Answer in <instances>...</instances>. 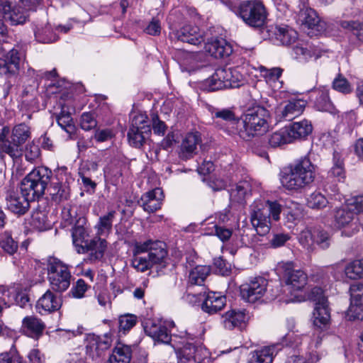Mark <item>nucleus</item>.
I'll use <instances>...</instances> for the list:
<instances>
[{
    "mask_svg": "<svg viewBox=\"0 0 363 363\" xmlns=\"http://www.w3.org/2000/svg\"><path fill=\"white\" fill-rule=\"evenodd\" d=\"M346 276L350 279L363 278V259H355L345 267Z\"/></svg>",
    "mask_w": 363,
    "mask_h": 363,
    "instance_id": "obj_43",
    "label": "nucleus"
},
{
    "mask_svg": "<svg viewBox=\"0 0 363 363\" xmlns=\"http://www.w3.org/2000/svg\"><path fill=\"white\" fill-rule=\"evenodd\" d=\"M307 206L313 209H321L327 206L328 201L321 192L315 191L306 199Z\"/></svg>",
    "mask_w": 363,
    "mask_h": 363,
    "instance_id": "obj_44",
    "label": "nucleus"
},
{
    "mask_svg": "<svg viewBox=\"0 0 363 363\" xmlns=\"http://www.w3.org/2000/svg\"><path fill=\"white\" fill-rule=\"evenodd\" d=\"M150 133H142L138 129L129 128L128 133V139L130 145L135 147H140L143 145L146 138Z\"/></svg>",
    "mask_w": 363,
    "mask_h": 363,
    "instance_id": "obj_47",
    "label": "nucleus"
},
{
    "mask_svg": "<svg viewBox=\"0 0 363 363\" xmlns=\"http://www.w3.org/2000/svg\"><path fill=\"white\" fill-rule=\"evenodd\" d=\"M277 269L284 281V292L290 295V298L286 301H304V296L300 292L307 283L306 273L302 270L294 269V264L291 262L279 263Z\"/></svg>",
    "mask_w": 363,
    "mask_h": 363,
    "instance_id": "obj_4",
    "label": "nucleus"
},
{
    "mask_svg": "<svg viewBox=\"0 0 363 363\" xmlns=\"http://www.w3.org/2000/svg\"><path fill=\"white\" fill-rule=\"evenodd\" d=\"M45 329V323L35 315H27L22 320L21 330L26 335L38 340Z\"/></svg>",
    "mask_w": 363,
    "mask_h": 363,
    "instance_id": "obj_19",
    "label": "nucleus"
},
{
    "mask_svg": "<svg viewBox=\"0 0 363 363\" xmlns=\"http://www.w3.org/2000/svg\"><path fill=\"white\" fill-rule=\"evenodd\" d=\"M31 224L34 228L40 231L46 230L50 225L45 213L40 211L33 213Z\"/></svg>",
    "mask_w": 363,
    "mask_h": 363,
    "instance_id": "obj_52",
    "label": "nucleus"
},
{
    "mask_svg": "<svg viewBox=\"0 0 363 363\" xmlns=\"http://www.w3.org/2000/svg\"><path fill=\"white\" fill-rule=\"evenodd\" d=\"M130 129H138L142 133H150L151 128L146 114L136 113L132 118Z\"/></svg>",
    "mask_w": 363,
    "mask_h": 363,
    "instance_id": "obj_46",
    "label": "nucleus"
},
{
    "mask_svg": "<svg viewBox=\"0 0 363 363\" xmlns=\"http://www.w3.org/2000/svg\"><path fill=\"white\" fill-rule=\"evenodd\" d=\"M6 154L12 158H18L23 154V147L11 140H5L4 135L0 134V155L3 158Z\"/></svg>",
    "mask_w": 363,
    "mask_h": 363,
    "instance_id": "obj_32",
    "label": "nucleus"
},
{
    "mask_svg": "<svg viewBox=\"0 0 363 363\" xmlns=\"http://www.w3.org/2000/svg\"><path fill=\"white\" fill-rule=\"evenodd\" d=\"M347 316L350 320H363V303L350 301Z\"/></svg>",
    "mask_w": 363,
    "mask_h": 363,
    "instance_id": "obj_59",
    "label": "nucleus"
},
{
    "mask_svg": "<svg viewBox=\"0 0 363 363\" xmlns=\"http://www.w3.org/2000/svg\"><path fill=\"white\" fill-rule=\"evenodd\" d=\"M223 68L217 69L209 78L203 82V89L208 91L227 89L225 80L223 79Z\"/></svg>",
    "mask_w": 363,
    "mask_h": 363,
    "instance_id": "obj_35",
    "label": "nucleus"
},
{
    "mask_svg": "<svg viewBox=\"0 0 363 363\" xmlns=\"http://www.w3.org/2000/svg\"><path fill=\"white\" fill-rule=\"evenodd\" d=\"M315 243L319 245L322 249H326L330 245V235L324 230L314 229Z\"/></svg>",
    "mask_w": 363,
    "mask_h": 363,
    "instance_id": "obj_61",
    "label": "nucleus"
},
{
    "mask_svg": "<svg viewBox=\"0 0 363 363\" xmlns=\"http://www.w3.org/2000/svg\"><path fill=\"white\" fill-rule=\"evenodd\" d=\"M137 323V317L131 314L121 315L118 319L119 332L125 333L130 330Z\"/></svg>",
    "mask_w": 363,
    "mask_h": 363,
    "instance_id": "obj_56",
    "label": "nucleus"
},
{
    "mask_svg": "<svg viewBox=\"0 0 363 363\" xmlns=\"http://www.w3.org/2000/svg\"><path fill=\"white\" fill-rule=\"evenodd\" d=\"M316 166L308 155L296 160L289 167V172L281 178L282 185L289 190H299L313 183Z\"/></svg>",
    "mask_w": 363,
    "mask_h": 363,
    "instance_id": "obj_2",
    "label": "nucleus"
},
{
    "mask_svg": "<svg viewBox=\"0 0 363 363\" xmlns=\"http://www.w3.org/2000/svg\"><path fill=\"white\" fill-rule=\"evenodd\" d=\"M0 248L4 253L13 255L17 252L18 245L9 232H4L0 234Z\"/></svg>",
    "mask_w": 363,
    "mask_h": 363,
    "instance_id": "obj_41",
    "label": "nucleus"
},
{
    "mask_svg": "<svg viewBox=\"0 0 363 363\" xmlns=\"http://www.w3.org/2000/svg\"><path fill=\"white\" fill-rule=\"evenodd\" d=\"M323 54V50L318 45L313 43L297 45L293 48L294 57L301 63H306L312 60H316Z\"/></svg>",
    "mask_w": 363,
    "mask_h": 363,
    "instance_id": "obj_16",
    "label": "nucleus"
},
{
    "mask_svg": "<svg viewBox=\"0 0 363 363\" xmlns=\"http://www.w3.org/2000/svg\"><path fill=\"white\" fill-rule=\"evenodd\" d=\"M5 200L7 208L12 213L17 215H24L29 209L30 201L35 200L30 196L26 195L20 189V192L13 189L6 191Z\"/></svg>",
    "mask_w": 363,
    "mask_h": 363,
    "instance_id": "obj_10",
    "label": "nucleus"
},
{
    "mask_svg": "<svg viewBox=\"0 0 363 363\" xmlns=\"http://www.w3.org/2000/svg\"><path fill=\"white\" fill-rule=\"evenodd\" d=\"M132 352V348L130 345L118 343L113 349L107 363H130Z\"/></svg>",
    "mask_w": 363,
    "mask_h": 363,
    "instance_id": "obj_30",
    "label": "nucleus"
},
{
    "mask_svg": "<svg viewBox=\"0 0 363 363\" xmlns=\"http://www.w3.org/2000/svg\"><path fill=\"white\" fill-rule=\"evenodd\" d=\"M298 241L304 248L311 250L315 243L314 229L302 230L298 235Z\"/></svg>",
    "mask_w": 363,
    "mask_h": 363,
    "instance_id": "obj_54",
    "label": "nucleus"
},
{
    "mask_svg": "<svg viewBox=\"0 0 363 363\" xmlns=\"http://www.w3.org/2000/svg\"><path fill=\"white\" fill-rule=\"evenodd\" d=\"M223 79L227 88L239 87L242 80V75L236 69L223 68Z\"/></svg>",
    "mask_w": 363,
    "mask_h": 363,
    "instance_id": "obj_42",
    "label": "nucleus"
},
{
    "mask_svg": "<svg viewBox=\"0 0 363 363\" xmlns=\"http://www.w3.org/2000/svg\"><path fill=\"white\" fill-rule=\"evenodd\" d=\"M62 300L60 296L48 289L37 301L36 308L40 313L54 312L60 308Z\"/></svg>",
    "mask_w": 363,
    "mask_h": 363,
    "instance_id": "obj_25",
    "label": "nucleus"
},
{
    "mask_svg": "<svg viewBox=\"0 0 363 363\" xmlns=\"http://www.w3.org/2000/svg\"><path fill=\"white\" fill-rule=\"evenodd\" d=\"M250 208V222L259 235L264 236L269 233L271 218L275 221L280 218L281 206L277 201L255 200Z\"/></svg>",
    "mask_w": 363,
    "mask_h": 363,
    "instance_id": "obj_3",
    "label": "nucleus"
},
{
    "mask_svg": "<svg viewBox=\"0 0 363 363\" xmlns=\"http://www.w3.org/2000/svg\"><path fill=\"white\" fill-rule=\"evenodd\" d=\"M62 218L67 225L76 226L79 225V219L84 217L78 216L75 208H70L63 210Z\"/></svg>",
    "mask_w": 363,
    "mask_h": 363,
    "instance_id": "obj_57",
    "label": "nucleus"
},
{
    "mask_svg": "<svg viewBox=\"0 0 363 363\" xmlns=\"http://www.w3.org/2000/svg\"><path fill=\"white\" fill-rule=\"evenodd\" d=\"M69 266L55 257L47 259L48 279L52 291H65L70 286L71 272Z\"/></svg>",
    "mask_w": 363,
    "mask_h": 363,
    "instance_id": "obj_6",
    "label": "nucleus"
},
{
    "mask_svg": "<svg viewBox=\"0 0 363 363\" xmlns=\"http://www.w3.org/2000/svg\"><path fill=\"white\" fill-rule=\"evenodd\" d=\"M28 11L26 7L22 9L12 0H0V12L4 20L11 25L24 23L28 18Z\"/></svg>",
    "mask_w": 363,
    "mask_h": 363,
    "instance_id": "obj_11",
    "label": "nucleus"
},
{
    "mask_svg": "<svg viewBox=\"0 0 363 363\" xmlns=\"http://www.w3.org/2000/svg\"><path fill=\"white\" fill-rule=\"evenodd\" d=\"M29 128L25 123L16 125L12 130L11 139L22 146L30 137Z\"/></svg>",
    "mask_w": 363,
    "mask_h": 363,
    "instance_id": "obj_45",
    "label": "nucleus"
},
{
    "mask_svg": "<svg viewBox=\"0 0 363 363\" xmlns=\"http://www.w3.org/2000/svg\"><path fill=\"white\" fill-rule=\"evenodd\" d=\"M341 26L343 28L352 30L358 40L363 42V23L345 21L341 23Z\"/></svg>",
    "mask_w": 363,
    "mask_h": 363,
    "instance_id": "obj_62",
    "label": "nucleus"
},
{
    "mask_svg": "<svg viewBox=\"0 0 363 363\" xmlns=\"http://www.w3.org/2000/svg\"><path fill=\"white\" fill-rule=\"evenodd\" d=\"M100 236L96 235L84 245V249H83L84 254L89 252V259L91 261L102 259L107 249V241Z\"/></svg>",
    "mask_w": 363,
    "mask_h": 363,
    "instance_id": "obj_26",
    "label": "nucleus"
},
{
    "mask_svg": "<svg viewBox=\"0 0 363 363\" xmlns=\"http://www.w3.org/2000/svg\"><path fill=\"white\" fill-rule=\"evenodd\" d=\"M276 354L274 345L264 347L253 352L250 363H272L273 357Z\"/></svg>",
    "mask_w": 363,
    "mask_h": 363,
    "instance_id": "obj_37",
    "label": "nucleus"
},
{
    "mask_svg": "<svg viewBox=\"0 0 363 363\" xmlns=\"http://www.w3.org/2000/svg\"><path fill=\"white\" fill-rule=\"evenodd\" d=\"M201 138L198 133H188L181 145L180 157L188 160L196 154L197 145L201 143Z\"/></svg>",
    "mask_w": 363,
    "mask_h": 363,
    "instance_id": "obj_28",
    "label": "nucleus"
},
{
    "mask_svg": "<svg viewBox=\"0 0 363 363\" xmlns=\"http://www.w3.org/2000/svg\"><path fill=\"white\" fill-rule=\"evenodd\" d=\"M21 56L18 50L12 48L4 57H0V75L10 77L20 69Z\"/></svg>",
    "mask_w": 363,
    "mask_h": 363,
    "instance_id": "obj_17",
    "label": "nucleus"
},
{
    "mask_svg": "<svg viewBox=\"0 0 363 363\" xmlns=\"http://www.w3.org/2000/svg\"><path fill=\"white\" fill-rule=\"evenodd\" d=\"M0 363H24L15 349L0 354Z\"/></svg>",
    "mask_w": 363,
    "mask_h": 363,
    "instance_id": "obj_63",
    "label": "nucleus"
},
{
    "mask_svg": "<svg viewBox=\"0 0 363 363\" xmlns=\"http://www.w3.org/2000/svg\"><path fill=\"white\" fill-rule=\"evenodd\" d=\"M328 178L335 182H343L345 178L344 162L338 152L333 153V166L328 172Z\"/></svg>",
    "mask_w": 363,
    "mask_h": 363,
    "instance_id": "obj_34",
    "label": "nucleus"
},
{
    "mask_svg": "<svg viewBox=\"0 0 363 363\" xmlns=\"http://www.w3.org/2000/svg\"><path fill=\"white\" fill-rule=\"evenodd\" d=\"M163 198V191L160 188H155L143 194L139 203L145 211L153 213L161 208Z\"/></svg>",
    "mask_w": 363,
    "mask_h": 363,
    "instance_id": "obj_20",
    "label": "nucleus"
},
{
    "mask_svg": "<svg viewBox=\"0 0 363 363\" xmlns=\"http://www.w3.org/2000/svg\"><path fill=\"white\" fill-rule=\"evenodd\" d=\"M177 357L180 363L193 360L197 363H206L209 358V352L201 342L197 340L187 341L182 347L177 350Z\"/></svg>",
    "mask_w": 363,
    "mask_h": 363,
    "instance_id": "obj_8",
    "label": "nucleus"
},
{
    "mask_svg": "<svg viewBox=\"0 0 363 363\" xmlns=\"http://www.w3.org/2000/svg\"><path fill=\"white\" fill-rule=\"evenodd\" d=\"M174 325V323L172 321L148 320L145 324L144 330L145 333L155 341L167 344L171 341L169 329Z\"/></svg>",
    "mask_w": 363,
    "mask_h": 363,
    "instance_id": "obj_13",
    "label": "nucleus"
},
{
    "mask_svg": "<svg viewBox=\"0 0 363 363\" xmlns=\"http://www.w3.org/2000/svg\"><path fill=\"white\" fill-rule=\"evenodd\" d=\"M52 175V171L48 167L35 168L21 181L20 189L26 195L34 199H38L44 194Z\"/></svg>",
    "mask_w": 363,
    "mask_h": 363,
    "instance_id": "obj_5",
    "label": "nucleus"
},
{
    "mask_svg": "<svg viewBox=\"0 0 363 363\" xmlns=\"http://www.w3.org/2000/svg\"><path fill=\"white\" fill-rule=\"evenodd\" d=\"M345 206L354 215L363 212V195L352 196L347 199Z\"/></svg>",
    "mask_w": 363,
    "mask_h": 363,
    "instance_id": "obj_58",
    "label": "nucleus"
},
{
    "mask_svg": "<svg viewBox=\"0 0 363 363\" xmlns=\"http://www.w3.org/2000/svg\"><path fill=\"white\" fill-rule=\"evenodd\" d=\"M315 107L320 111L331 112L333 110V105L327 91H322L320 94L315 101Z\"/></svg>",
    "mask_w": 363,
    "mask_h": 363,
    "instance_id": "obj_55",
    "label": "nucleus"
},
{
    "mask_svg": "<svg viewBox=\"0 0 363 363\" xmlns=\"http://www.w3.org/2000/svg\"><path fill=\"white\" fill-rule=\"evenodd\" d=\"M248 320V315L245 311L230 310L225 313L222 316V323L224 328L231 330L235 328L241 329Z\"/></svg>",
    "mask_w": 363,
    "mask_h": 363,
    "instance_id": "obj_24",
    "label": "nucleus"
},
{
    "mask_svg": "<svg viewBox=\"0 0 363 363\" xmlns=\"http://www.w3.org/2000/svg\"><path fill=\"white\" fill-rule=\"evenodd\" d=\"M205 50L215 58L228 57L233 52L232 47L223 38H212L205 44Z\"/></svg>",
    "mask_w": 363,
    "mask_h": 363,
    "instance_id": "obj_21",
    "label": "nucleus"
},
{
    "mask_svg": "<svg viewBox=\"0 0 363 363\" xmlns=\"http://www.w3.org/2000/svg\"><path fill=\"white\" fill-rule=\"evenodd\" d=\"M306 106V101L304 100H290L284 106H281L277 108V118L279 121H291L303 112Z\"/></svg>",
    "mask_w": 363,
    "mask_h": 363,
    "instance_id": "obj_15",
    "label": "nucleus"
},
{
    "mask_svg": "<svg viewBox=\"0 0 363 363\" xmlns=\"http://www.w3.org/2000/svg\"><path fill=\"white\" fill-rule=\"evenodd\" d=\"M269 111L262 106H256L247 112L236 121L237 133L240 138L249 141L262 135L269 128Z\"/></svg>",
    "mask_w": 363,
    "mask_h": 363,
    "instance_id": "obj_1",
    "label": "nucleus"
},
{
    "mask_svg": "<svg viewBox=\"0 0 363 363\" xmlns=\"http://www.w3.org/2000/svg\"><path fill=\"white\" fill-rule=\"evenodd\" d=\"M210 274V268L207 266L199 265L194 268L189 273V283L191 286H201Z\"/></svg>",
    "mask_w": 363,
    "mask_h": 363,
    "instance_id": "obj_38",
    "label": "nucleus"
},
{
    "mask_svg": "<svg viewBox=\"0 0 363 363\" xmlns=\"http://www.w3.org/2000/svg\"><path fill=\"white\" fill-rule=\"evenodd\" d=\"M354 218V213L345 205L336 208L334 212V222L337 228L352 226Z\"/></svg>",
    "mask_w": 363,
    "mask_h": 363,
    "instance_id": "obj_33",
    "label": "nucleus"
},
{
    "mask_svg": "<svg viewBox=\"0 0 363 363\" xmlns=\"http://www.w3.org/2000/svg\"><path fill=\"white\" fill-rule=\"evenodd\" d=\"M202 296L204 299L201 304V309L208 314L218 313L221 311L226 304V297L216 292H204Z\"/></svg>",
    "mask_w": 363,
    "mask_h": 363,
    "instance_id": "obj_18",
    "label": "nucleus"
},
{
    "mask_svg": "<svg viewBox=\"0 0 363 363\" xmlns=\"http://www.w3.org/2000/svg\"><path fill=\"white\" fill-rule=\"evenodd\" d=\"M350 301L363 303V284H354L350 287Z\"/></svg>",
    "mask_w": 363,
    "mask_h": 363,
    "instance_id": "obj_64",
    "label": "nucleus"
},
{
    "mask_svg": "<svg viewBox=\"0 0 363 363\" xmlns=\"http://www.w3.org/2000/svg\"><path fill=\"white\" fill-rule=\"evenodd\" d=\"M276 39L283 45H289L298 38L296 30L288 26H276L274 30Z\"/></svg>",
    "mask_w": 363,
    "mask_h": 363,
    "instance_id": "obj_31",
    "label": "nucleus"
},
{
    "mask_svg": "<svg viewBox=\"0 0 363 363\" xmlns=\"http://www.w3.org/2000/svg\"><path fill=\"white\" fill-rule=\"evenodd\" d=\"M57 122L58 125L67 133L71 134L74 133V125L69 113H66L64 111H62L60 115L57 116Z\"/></svg>",
    "mask_w": 363,
    "mask_h": 363,
    "instance_id": "obj_53",
    "label": "nucleus"
},
{
    "mask_svg": "<svg viewBox=\"0 0 363 363\" xmlns=\"http://www.w3.org/2000/svg\"><path fill=\"white\" fill-rule=\"evenodd\" d=\"M333 87L335 90L342 94H349L352 91V87L346 78L339 74L333 82Z\"/></svg>",
    "mask_w": 363,
    "mask_h": 363,
    "instance_id": "obj_60",
    "label": "nucleus"
},
{
    "mask_svg": "<svg viewBox=\"0 0 363 363\" xmlns=\"http://www.w3.org/2000/svg\"><path fill=\"white\" fill-rule=\"evenodd\" d=\"M52 199L56 202L67 200L69 196V189L61 184H56L49 189Z\"/></svg>",
    "mask_w": 363,
    "mask_h": 363,
    "instance_id": "obj_48",
    "label": "nucleus"
},
{
    "mask_svg": "<svg viewBox=\"0 0 363 363\" xmlns=\"http://www.w3.org/2000/svg\"><path fill=\"white\" fill-rule=\"evenodd\" d=\"M286 127L274 132L268 138V143L272 147H278L292 143Z\"/></svg>",
    "mask_w": 363,
    "mask_h": 363,
    "instance_id": "obj_39",
    "label": "nucleus"
},
{
    "mask_svg": "<svg viewBox=\"0 0 363 363\" xmlns=\"http://www.w3.org/2000/svg\"><path fill=\"white\" fill-rule=\"evenodd\" d=\"M148 256L142 255L140 254L133 255L132 259V266L138 272H145L147 269L152 267L151 262H150Z\"/></svg>",
    "mask_w": 363,
    "mask_h": 363,
    "instance_id": "obj_50",
    "label": "nucleus"
},
{
    "mask_svg": "<svg viewBox=\"0 0 363 363\" xmlns=\"http://www.w3.org/2000/svg\"><path fill=\"white\" fill-rule=\"evenodd\" d=\"M251 191V185L247 180L239 182L235 189H231V196L237 199L238 201H241L245 196Z\"/></svg>",
    "mask_w": 363,
    "mask_h": 363,
    "instance_id": "obj_49",
    "label": "nucleus"
},
{
    "mask_svg": "<svg viewBox=\"0 0 363 363\" xmlns=\"http://www.w3.org/2000/svg\"><path fill=\"white\" fill-rule=\"evenodd\" d=\"M267 285L265 279L256 277L240 286V295L246 301L255 303L264 296L267 291Z\"/></svg>",
    "mask_w": 363,
    "mask_h": 363,
    "instance_id": "obj_14",
    "label": "nucleus"
},
{
    "mask_svg": "<svg viewBox=\"0 0 363 363\" xmlns=\"http://www.w3.org/2000/svg\"><path fill=\"white\" fill-rule=\"evenodd\" d=\"M86 342V354L92 359H97L101 357L105 351L111 347L112 340L108 334L102 336L89 334L87 336Z\"/></svg>",
    "mask_w": 363,
    "mask_h": 363,
    "instance_id": "obj_12",
    "label": "nucleus"
},
{
    "mask_svg": "<svg viewBox=\"0 0 363 363\" xmlns=\"http://www.w3.org/2000/svg\"><path fill=\"white\" fill-rule=\"evenodd\" d=\"M150 262L152 267H155L158 269H162L167 266V251L165 247V244L160 241L152 250L147 254Z\"/></svg>",
    "mask_w": 363,
    "mask_h": 363,
    "instance_id": "obj_29",
    "label": "nucleus"
},
{
    "mask_svg": "<svg viewBox=\"0 0 363 363\" xmlns=\"http://www.w3.org/2000/svg\"><path fill=\"white\" fill-rule=\"evenodd\" d=\"M297 23L308 35H317L325 30V23L321 22L317 13L311 8L303 7L297 15Z\"/></svg>",
    "mask_w": 363,
    "mask_h": 363,
    "instance_id": "obj_9",
    "label": "nucleus"
},
{
    "mask_svg": "<svg viewBox=\"0 0 363 363\" xmlns=\"http://www.w3.org/2000/svg\"><path fill=\"white\" fill-rule=\"evenodd\" d=\"M116 216V211L111 210L106 214L99 217V221L95 225L97 235H104L109 234L111 232L113 222Z\"/></svg>",
    "mask_w": 363,
    "mask_h": 363,
    "instance_id": "obj_36",
    "label": "nucleus"
},
{
    "mask_svg": "<svg viewBox=\"0 0 363 363\" xmlns=\"http://www.w3.org/2000/svg\"><path fill=\"white\" fill-rule=\"evenodd\" d=\"M175 35L179 40L194 45L204 41L203 33L196 26L186 25L177 30Z\"/></svg>",
    "mask_w": 363,
    "mask_h": 363,
    "instance_id": "obj_22",
    "label": "nucleus"
},
{
    "mask_svg": "<svg viewBox=\"0 0 363 363\" xmlns=\"http://www.w3.org/2000/svg\"><path fill=\"white\" fill-rule=\"evenodd\" d=\"M79 223V225L73 226L72 228V243L77 253L84 254V245L90 240L89 234L84 226L86 218H81Z\"/></svg>",
    "mask_w": 363,
    "mask_h": 363,
    "instance_id": "obj_23",
    "label": "nucleus"
},
{
    "mask_svg": "<svg viewBox=\"0 0 363 363\" xmlns=\"http://www.w3.org/2000/svg\"><path fill=\"white\" fill-rule=\"evenodd\" d=\"M238 13L244 22L252 27L262 26L267 18L265 8L259 1L242 2L239 6Z\"/></svg>",
    "mask_w": 363,
    "mask_h": 363,
    "instance_id": "obj_7",
    "label": "nucleus"
},
{
    "mask_svg": "<svg viewBox=\"0 0 363 363\" xmlns=\"http://www.w3.org/2000/svg\"><path fill=\"white\" fill-rule=\"evenodd\" d=\"M289 133L291 142L306 139L313 131V125L308 120L303 119L285 126Z\"/></svg>",
    "mask_w": 363,
    "mask_h": 363,
    "instance_id": "obj_27",
    "label": "nucleus"
},
{
    "mask_svg": "<svg viewBox=\"0 0 363 363\" xmlns=\"http://www.w3.org/2000/svg\"><path fill=\"white\" fill-rule=\"evenodd\" d=\"M159 240H153L151 239L147 240L144 242L135 241L133 242V254H143L145 252L150 253V252L157 245Z\"/></svg>",
    "mask_w": 363,
    "mask_h": 363,
    "instance_id": "obj_51",
    "label": "nucleus"
},
{
    "mask_svg": "<svg viewBox=\"0 0 363 363\" xmlns=\"http://www.w3.org/2000/svg\"><path fill=\"white\" fill-rule=\"evenodd\" d=\"M330 318L328 302L315 306L313 311L314 324L318 327L326 325Z\"/></svg>",
    "mask_w": 363,
    "mask_h": 363,
    "instance_id": "obj_40",
    "label": "nucleus"
}]
</instances>
